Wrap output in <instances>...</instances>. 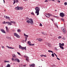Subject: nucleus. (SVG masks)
I'll list each match as a JSON object with an SVG mask.
<instances>
[{
	"instance_id": "nucleus-1",
	"label": "nucleus",
	"mask_w": 67,
	"mask_h": 67,
	"mask_svg": "<svg viewBox=\"0 0 67 67\" xmlns=\"http://www.w3.org/2000/svg\"><path fill=\"white\" fill-rule=\"evenodd\" d=\"M26 23H29V24H30L31 25H33L34 24V23L32 19H29V20H27L26 21Z\"/></svg>"
},
{
	"instance_id": "nucleus-2",
	"label": "nucleus",
	"mask_w": 67,
	"mask_h": 67,
	"mask_svg": "<svg viewBox=\"0 0 67 67\" xmlns=\"http://www.w3.org/2000/svg\"><path fill=\"white\" fill-rule=\"evenodd\" d=\"M36 10L35 13H37V15H39V11H40V9L38 7H36L35 8Z\"/></svg>"
},
{
	"instance_id": "nucleus-3",
	"label": "nucleus",
	"mask_w": 67,
	"mask_h": 67,
	"mask_svg": "<svg viewBox=\"0 0 67 67\" xmlns=\"http://www.w3.org/2000/svg\"><path fill=\"white\" fill-rule=\"evenodd\" d=\"M59 47H60V48H61V49H64V47H62V46H64V43H63L62 44L61 43H59Z\"/></svg>"
},
{
	"instance_id": "nucleus-4",
	"label": "nucleus",
	"mask_w": 67,
	"mask_h": 67,
	"mask_svg": "<svg viewBox=\"0 0 67 67\" xmlns=\"http://www.w3.org/2000/svg\"><path fill=\"white\" fill-rule=\"evenodd\" d=\"M19 48L20 49H21L22 50H24L25 49V51H26V47H22L20 45H19Z\"/></svg>"
},
{
	"instance_id": "nucleus-5",
	"label": "nucleus",
	"mask_w": 67,
	"mask_h": 67,
	"mask_svg": "<svg viewBox=\"0 0 67 67\" xmlns=\"http://www.w3.org/2000/svg\"><path fill=\"white\" fill-rule=\"evenodd\" d=\"M14 36H16L17 38H20V36L18 34L16 33H14Z\"/></svg>"
},
{
	"instance_id": "nucleus-6",
	"label": "nucleus",
	"mask_w": 67,
	"mask_h": 67,
	"mask_svg": "<svg viewBox=\"0 0 67 67\" xmlns=\"http://www.w3.org/2000/svg\"><path fill=\"white\" fill-rule=\"evenodd\" d=\"M52 14H45V16L47 18H49L50 16H52Z\"/></svg>"
},
{
	"instance_id": "nucleus-7",
	"label": "nucleus",
	"mask_w": 67,
	"mask_h": 67,
	"mask_svg": "<svg viewBox=\"0 0 67 67\" xmlns=\"http://www.w3.org/2000/svg\"><path fill=\"white\" fill-rule=\"evenodd\" d=\"M64 15H65V14L64 13H60V16H61L62 18H63V17H64V16H65Z\"/></svg>"
},
{
	"instance_id": "nucleus-8",
	"label": "nucleus",
	"mask_w": 67,
	"mask_h": 67,
	"mask_svg": "<svg viewBox=\"0 0 67 67\" xmlns=\"http://www.w3.org/2000/svg\"><path fill=\"white\" fill-rule=\"evenodd\" d=\"M7 23V24H8V25H12V23H11V22H9L8 21L6 22L5 23H4L3 24H5Z\"/></svg>"
},
{
	"instance_id": "nucleus-9",
	"label": "nucleus",
	"mask_w": 67,
	"mask_h": 67,
	"mask_svg": "<svg viewBox=\"0 0 67 67\" xmlns=\"http://www.w3.org/2000/svg\"><path fill=\"white\" fill-rule=\"evenodd\" d=\"M16 3H18L19 2V1L18 0H14V3L13 4H15Z\"/></svg>"
},
{
	"instance_id": "nucleus-10",
	"label": "nucleus",
	"mask_w": 67,
	"mask_h": 67,
	"mask_svg": "<svg viewBox=\"0 0 67 67\" xmlns=\"http://www.w3.org/2000/svg\"><path fill=\"white\" fill-rule=\"evenodd\" d=\"M15 62H17L18 63H20V60L18 58H16L14 60Z\"/></svg>"
},
{
	"instance_id": "nucleus-11",
	"label": "nucleus",
	"mask_w": 67,
	"mask_h": 67,
	"mask_svg": "<svg viewBox=\"0 0 67 67\" xmlns=\"http://www.w3.org/2000/svg\"><path fill=\"white\" fill-rule=\"evenodd\" d=\"M35 64H32L30 65V67H35Z\"/></svg>"
},
{
	"instance_id": "nucleus-12",
	"label": "nucleus",
	"mask_w": 67,
	"mask_h": 67,
	"mask_svg": "<svg viewBox=\"0 0 67 67\" xmlns=\"http://www.w3.org/2000/svg\"><path fill=\"white\" fill-rule=\"evenodd\" d=\"M1 32H2V33H6L5 32V31H4V30H3V29H1Z\"/></svg>"
},
{
	"instance_id": "nucleus-13",
	"label": "nucleus",
	"mask_w": 67,
	"mask_h": 67,
	"mask_svg": "<svg viewBox=\"0 0 67 67\" xmlns=\"http://www.w3.org/2000/svg\"><path fill=\"white\" fill-rule=\"evenodd\" d=\"M6 28V31L7 32H9V29H8V28L7 27H5Z\"/></svg>"
},
{
	"instance_id": "nucleus-14",
	"label": "nucleus",
	"mask_w": 67,
	"mask_h": 67,
	"mask_svg": "<svg viewBox=\"0 0 67 67\" xmlns=\"http://www.w3.org/2000/svg\"><path fill=\"white\" fill-rule=\"evenodd\" d=\"M5 16L6 19H8V20H10V18L9 16Z\"/></svg>"
},
{
	"instance_id": "nucleus-15",
	"label": "nucleus",
	"mask_w": 67,
	"mask_h": 67,
	"mask_svg": "<svg viewBox=\"0 0 67 67\" xmlns=\"http://www.w3.org/2000/svg\"><path fill=\"white\" fill-rule=\"evenodd\" d=\"M6 47H7V48H9L10 49H14V48H13L12 47H10L9 46H6Z\"/></svg>"
},
{
	"instance_id": "nucleus-16",
	"label": "nucleus",
	"mask_w": 67,
	"mask_h": 67,
	"mask_svg": "<svg viewBox=\"0 0 67 67\" xmlns=\"http://www.w3.org/2000/svg\"><path fill=\"white\" fill-rule=\"evenodd\" d=\"M23 9V8L22 7H19V10H22Z\"/></svg>"
},
{
	"instance_id": "nucleus-17",
	"label": "nucleus",
	"mask_w": 67,
	"mask_h": 67,
	"mask_svg": "<svg viewBox=\"0 0 67 67\" xmlns=\"http://www.w3.org/2000/svg\"><path fill=\"white\" fill-rule=\"evenodd\" d=\"M24 36H25L26 37L25 38H27L28 37V36H29L28 35H26L24 33Z\"/></svg>"
},
{
	"instance_id": "nucleus-18",
	"label": "nucleus",
	"mask_w": 67,
	"mask_h": 67,
	"mask_svg": "<svg viewBox=\"0 0 67 67\" xmlns=\"http://www.w3.org/2000/svg\"><path fill=\"white\" fill-rule=\"evenodd\" d=\"M62 31L63 32V33H66V32L65 31V28H63Z\"/></svg>"
},
{
	"instance_id": "nucleus-19",
	"label": "nucleus",
	"mask_w": 67,
	"mask_h": 67,
	"mask_svg": "<svg viewBox=\"0 0 67 67\" xmlns=\"http://www.w3.org/2000/svg\"><path fill=\"white\" fill-rule=\"evenodd\" d=\"M38 41L39 42H42V41H43V40H42V39L40 38L38 39Z\"/></svg>"
},
{
	"instance_id": "nucleus-20",
	"label": "nucleus",
	"mask_w": 67,
	"mask_h": 67,
	"mask_svg": "<svg viewBox=\"0 0 67 67\" xmlns=\"http://www.w3.org/2000/svg\"><path fill=\"white\" fill-rule=\"evenodd\" d=\"M19 7L18 6H17L15 8V9L16 10H19Z\"/></svg>"
},
{
	"instance_id": "nucleus-21",
	"label": "nucleus",
	"mask_w": 67,
	"mask_h": 67,
	"mask_svg": "<svg viewBox=\"0 0 67 67\" xmlns=\"http://www.w3.org/2000/svg\"><path fill=\"white\" fill-rule=\"evenodd\" d=\"M27 44H28L29 45H30H30H31V42L30 41H28L27 42Z\"/></svg>"
},
{
	"instance_id": "nucleus-22",
	"label": "nucleus",
	"mask_w": 67,
	"mask_h": 67,
	"mask_svg": "<svg viewBox=\"0 0 67 67\" xmlns=\"http://www.w3.org/2000/svg\"><path fill=\"white\" fill-rule=\"evenodd\" d=\"M10 23H14V24H15V21H10Z\"/></svg>"
},
{
	"instance_id": "nucleus-23",
	"label": "nucleus",
	"mask_w": 67,
	"mask_h": 67,
	"mask_svg": "<svg viewBox=\"0 0 67 67\" xmlns=\"http://www.w3.org/2000/svg\"><path fill=\"white\" fill-rule=\"evenodd\" d=\"M21 30L20 29H18L17 30V32H18L19 33H20V32H21Z\"/></svg>"
},
{
	"instance_id": "nucleus-24",
	"label": "nucleus",
	"mask_w": 67,
	"mask_h": 67,
	"mask_svg": "<svg viewBox=\"0 0 67 67\" xmlns=\"http://www.w3.org/2000/svg\"><path fill=\"white\" fill-rule=\"evenodd\" d=\"M42 34L44 35H47V34H45V33H44V32H42Z\"/></svg>"
},
{
	"instance_id": "nucleus-25",
	"label": "nucleus",
	"mask_w": 67,
	"mask_h": 67,
	"mask_svg": "<svg viewBox=\"0 0 67 67\" xmlns=\"http://www.w3.org/2000/svg\"><path fill=\"white\" fill-rule=\"evenodd\" d=\"M13 57L14 58H16V55H15L14 54H13Z\"/></svg>"
},
{
	"instance_id": "nucleus-26",
	"label": "nucleus",
	"mask_w": 67,
	"mask_h": 67,
	"mask_svg": "<svg viewBox=\"0 0 67 67\" xmlns=\"http://www.w3.org/2000/svg\"><path fill=\"white\" fill-rule=\"evenodd\" d=\"M24 57H25V58H29V57L26 55H24Z\"/></svg>"
},
{
	"instance_id": "nucleus-27",
	"label": "nucleus",
	"mask_w": 67,
	"mask_h": 67,
	"mask_svg": "<svg viewBox=\"0 0 67 67\" xmlns=\"http://www.w3.org/2000/svg\"><path fill=\"white\" fill-rule=\"evenodd\" d=\"M26 61H27V62H29V58H26Z\"/></svg>"
},
{
	"instance_id": "nucleus-28",
	"label": "nucleus",
	"mask_w": 67,
	"mask_h": 67,
	"mask_svg": "<svg viewBox=\"0 0 67 67\" xmlns=\"http://www.w3.org/2000/svg\"><path fill=\"white\" fill-rule=\"evenodd\" d=\"M48 52H51V53H54L52 51L48 50Z\"/></svg>"
},
{
	"instance_id": "nucleus-29",
	"label": "nucleus",
	"mask_w": 67,
	"mask_h": 67,
	"mask_svg": "<svg viewBox=\"0 0 67 67\" xmlns=\"http://www.w3.org/2000/svg\"><path fill=\"white\" fill-rule=\"evenodd\" d=\"M29 19H29V18L28 17H27L26 18V20H27H27H29Z\"/></svg>"
},
{
	"instance_id": "nucleus-30",
	"label": "nucleus",
	"mask_w": 67,
	"mask_h": 67,
	"mask_svg": "<svg viewBox=\"0 0 67 67\" xmlns=\"http://www.w3.org/2000/svg\"><path fill=\"white\" fill-rule=\"evenodd\" d=\"M17 54H18V55H20V56H21V54H20V53L17 52Z\"/></svg>"
},
{
	"instance_id": "nucleus-31",
	"label": "nucleus",
	"mask_w": 67,
	"mask_h": 67,
	"mask_svg": "<svg viewBox=\"0 0 67 67\" xmlns=\"http://www.w3.org/2000/svg\"><path fill=\"white\" fill-rule=\"evenodd\" d=\"M52 57H54V54L53 53L52 54Z\"/></svg>"
},
{
	"instance_id": "nucleus-32",
	"label": "nucleus",
	"mask_w": 67,
	"mask_h": 67,
	"mask_svg": "<svg viewBox=\"0 0 67 67\" xmlns=\"http://www.w3.org/2000/svg\"><path fill=\"white\" fill-rule=\"evenodd\" d=\"M34 45H35L34 44H31L30 46H34Z\"/></svg>"
},
{
	"instance_id": "nucleus-33",
	"label": "nucleus",
	"mask_w": 67,
	"mask_h": 67,
	"mask_svg": "<svg viewBox=\"0 0 67 67\" xmlns=\"http://www.w3.org/2000/svg\"><path fill=\"white\" fill-rule=\"evenodd\" d=\"M9 61H4V63H9Z\"/></svg>"
},
{
	"instance_id": "nucleus-34",
	"label": "nucleus",
	"mask_w": 67,
	"mask_h": 67,
	"mask_svg": "<svg viewBox=\"0 0 67 67\" xmlns=\"http://www.w3.org/2000/svg\"><path fill=\"white\" fill-rule=\"evenodd\" d=\"M61 20L62 21H64V19L62 18H61Z\"/></svg>"
},
{
	"instance_id": "nucleus-35",
	"label": "nucleus",
	"mask_w": 67,
	"mask_h": 67,
	"mask_svg": "<svg viewBox=\"0 0 67 67\" xmlns=\"http://www.w3.org/2000/svg\"><path fill=\"white\" fill-rule=\"evenodd\" d=\"M31 14H32V15H34V13L33 12L31 13Z\"/></svg>"
},
{
	"instance_id": "nucleus-36",
	"label": "nucleus",
	"mask_w": 67,
	"mask_h": 67,
	"mask_svg": "<svg viewBox=\"0 0 67 67\" xmlns=\"http://www.w3.org/2000/svg\"><path fill=\"white\" fill-rule=\"evenodd\" d=\"M22 42H25V40H23L22 41Z\"/></svg>"
},
{
	"instance_id": "nucleus-37",
	"label": "nucleus",
	"mask_w": 67,
	"mask_h": 67,
	"mask_svg": "<svg viewBox=\"0 0 67 67\" xmlns=\"http://www.w3.org/2000/svg\"><path fill=\"white\" fill-rule=\"evenodd\" d=\"M40 26H42V24L41 23L40 24Z\"/></svg>"
},
{
	"instance_id": "nucleus-38",
	"label": "nucleus",
	"mask_w": 67,
	"mask_h": 67,
	"mask_svg": "<svg viewBox=\"0 0 67 67\" xmlns=\"http://www.w3.org/2000/svg\"><path fill=\"white\" fill-rule=\"evenodd\" d=\"M12 61H13V60H14V59L13 58H12Z\"/></svg>"
},
{
	"instance_id": "nucleus-39",
	"label": "nucleus",
	"mask_w": 67,
	"mask_h": 67,
	"mask_svg": "<svg viewBox=\"0 0 67 67\" xmlns=\"http://www.w3.org/2000/svg\"><path fill=\"white\" fill-rule=\"evenodd\" d=\"M64 4L65 5H67V3H66V2H65L64 3Z\"/></svg>"
},
{
	"instance_id": "nucleus-40",
	"label": "nucleus",
	"mask_w": 67,
	"mask_h": 67,
	"mask_svg": "<svg viewBox=\"0 0 67 67\" xmlns=\"http://www.w3.org/2000/svg\"><path fill=\"white\" fill-rule=\"evenodd\" d=\"M48 46L49 47H51V45H49V43L48 44Z\"/></svg>"
},
{
	"instance_id": "nucleus-41",
	"label": "nucleus",
	"mask_w": 67,
	"mask_h": 67,
	"mask_svg": "<svg viewBox=\"0 0 67 67\" xmlns=\"http://www.w3.org/2000/svg\"><path fill=\"white\" fill-rule=\"evenodd\" d=\"M41 57H43V56H44V55L43 54L41 55Z\"/></svg>"
},
{
	"instance_id": "nucleus-42",
	"label": "nucleus",
	"mask_w": 67,
	"mask_h": 67,
	"mask_svg": "<svg viewBox=\"0 0 67 67\" xmlns=\"http://www.w3.org/2000/svg\"><path fill=\"white\" fill-rule=\"evenodd\" d=\"M57 59L58 60H60V59H59V58H58V57H57Z\"/></svg>"
},
{
	"instance_id": "nucleus-43",
	"label": "nucleus",
	"mask_w": 67,
	"mask_h": 67,
	"mask_svg": "<svg viewBox=\"0 0 67 67\" xmlns=\"http://www.w3.org/2000/svg\"><path fill=\"white\" fill-rule=\"evenodd\" d=\"M58 38L59 39H60V38H61V37L60 36H59L58 37Z\"/></svg>"
},
{
	"instance_id": "nucleus-44",
	"label": "nucleus",
	"mask_w": 67,
	"mask_h": 67,
	"mask_svg": "<svg viewBox=\"0 0 67 67\" xmlns=\"http://www.w3.org/2000/svg\"><path fill=\"white\" fill-rule=\"evenodd\" d=\"M25 38V42H26V40H27V38Z\"/></svg>"
},
{
	"instance_id": "nucleus-45",
	"label": "nucleus",
	"mask_w": 67,
	"mask_h": 67,
	"mask_svg": "<svg viewBox=\"0 0 67 67\" xmlns=\"http://www.w3.org/2000/svg\"><path fill=\"white\" fill-rule=\"evenodd\" d=\"M44 2H48V1H47V0H46Z\"/></svg>"
},
{
	"instance_id": "nucleus-46",
	"label": "nucleus",
	"mask_w": 67,
	"mask_h": 67,
	"mask_svg": "<svg viewBox=\"0 0 67 67\" xmlns=\"http://www.w3.org/2000/svg\"><path fill=\"white\" fill-rule=\"evenodd\" d=\"M51 20L52 21H53V19H51Z\"/></svg>"
},
{
	"instance_id": "nucleus-47",
	"label": "nucleus",
	"mask_w": 67,
	"mask_h": 67,
	"mask_svg": "<svg viewBox=\"0 0 67 67\" xmlns=\"http://www.w3.org/2000/svg\"><path fill=\"white\" fill-rule=\"evenodd\" d=\"M58 2H59V3H60V1H58Z\"/></svg>"
},
{
	"instance_id": "nucleus-48",
	"label": "nucleus",
	"mask_w": 67,
	"mask_h": 67,
	"mask_svg": "<svg viewBox=\"0 0 67 67\" xmlns=\"http://www.w3.org/2000/svg\"><path fill=\"white\" fill-rule=\"evenodd\" d=\"M53 16L54 17V18H57V16Z\"/></svg>"
},
{
	"instance_id": "nucleus-49",
	"label": "nucleus",
	"mask_w": 67,
	"mask_h": 67,
	"mask_svg": "<svg viewBox=\"0 0 67 67\" xmlns=\"http://www.w3.org/2000/svg\"><path fill=\"white\" fill-rule=\"evenodd\" d=\"M23 1H27V0H23Z\"/></svg>"
},
{
	"instance_id": "nucleus-50",
	"label": "nucleus",
	"mask_w": 67,
	"mask_h": 67,
	"mask_svg": "<svg viewBox=\"0 0 67 67\" xmlns=\"http://www.w3.org/2000/svg\"><path fill=\"white\" fill-rule=\"evenodd\" d=\"M49 1L51 0H52V1H55V0H49Z\"/></svg>"
},
{
	"instance_id": "nucleus-51",
	"label": "nucleus",
	"mask_w": 67,
	"mask_h": 67,
	"mask_svg": "<svg viewBox=\"0 0 67 67\" xmlns=\"http://www.w3.org/2000/svg\"><path fill=\"white\" fill-rule=\"evenodd\" d=\"M2 47V48H4V46H3Z\"/></svg>"
},
{
	"instance_id": "nucleus-52",
	"label": "nucleus",
	"mask_w": 67,
	"mask_h": 67,
	"mask_svg": "<svg viewBox=\"0 0 67 67\" xmlns=\"http://www.w3.org/2000/svg\"><path fill=\"white\" fill-rule=\"evenodd\" d=\"M44 57H46V55H44Z\"/></svg>"
},
{
	"instance_id": "nucleus-53",
	"label": "nucleus",
	"mask_w": 67,
	"mask_h": 67,
	"mask_svg": "<svg viewBox=\"0 0 67 67\" xmlns=\"http://www.w3.org/2000/svg\"><path fill=\"white\" fill-rule=\"evenodd\" d=\"M54 54L55 55V56L56 55V54H55V53H54Z\"/></svg>"
},
{
	"instance_id": "nucleus-54",
	"label": "nucleus",
	"mask_w": 67,
	"mask_h": 67,
	"mask_svg": "<svg viewBox=\"0 0 67 67\" xmlns=\"http://www.w3.org/2000/svg\"><path fill=\"white\" fill-rule=\"evenodd\" d=\"M5 16H6L4 15V17L5 18Z\"/></svg>"
},
{
	"instance_id": "nucleus-55",
	"label": "nucleus",
	"mask_w": 67,
	"mask_h": 67,
	"mask_svg": "<svg viewBox=\"0 0 67 67\" xmlns=\"http://www.w3.org/2000/svg\"><path fill=\"white\" fill-rule=\"evenodd\" d=\"M63 40H65V38L64 37V38H63Z\"/></svg>"
},
{
	"instance_id": "nucleus-56",
	"label": "nucleus",
	"mask_w": 67,
	"mask_h": 67,
	"mask_svg": "<svg viewBox=\"0 0 67 67\" xmlns=\"http://www.w3.org/2000/svg\"><path fill=\"white\" fill-rule=\"evenodd\" d=\"M3 24H4V23H5V21H4V22H3Z\"/></svg>"
},
{
	"instance_id": "nucleus-57",
	"label": "nucleus",
	"mask_w": 67,
	"mask_h": 67,
	"mask_svg": "<svg viewBox=\"0 0 67 67\" xmlns=\"http://www.w3.org/2000/svg\"><path fill=\"white\" fill-rule=\"evenodd\" d=\"M36 40H38V38H37L36 39Z\"/></svg>"
},
{
	"instance_id": "nucleus-58",
	"label": "nucleus",
	"mask_w": 67,
	"mask_h": 67,
	"mask_svg": "<svg viewBox=\"0 0 67 67\" xmlns=\"http://www.w3.org/2000/svg\"><path fill=\"white\" fill-rule=\"evenodd\" d=\"M3 1H4V3L5 2H4V0H3Z\"/></svg>"
},
{
	"instance_id": "nucleus-59",
	"label": "nucleus",
	"mask_w": 67,
	"mask_h": 67,
	"mask_svg": "<svg viewBox=\"0 0 67 67\" xmlns=\"http://www.w3.org/2000/svg\"><path fill=\"white\" fill-rule=\"evenodd\" d=\"M25 66H26L25 65H24V67H25Z\"/></svg>"
},
{
	"instance_id": "nucleus-60",
	"label": "nucleus",
	"mask_w": 67,
	"mask_h": 67,
	"mask_svg": "<svg viewBox=\"0 0 67 67\" xmlns=\"http://www.w3.org/2000/svg\"><path fill=\"white\" fill-rule=\"evenodd\" d=\"M55 56L57 57V55H56Z\"/></svg>"
},
{
	"instance_id": "nucleus-61",
	"label": "nucleus",
	"mask_w": 67,
	"mask_h": 67,
	"mask_svg": "<svg viewBox=\"0 0 67 67\" xmlns=\"http://www.w3.org/2000/svg\"><path fill=\"white\" fill-rule=\"evenodd\" d=\"M55 56L57 57V55H56Z\"/></svg>"
},
{
	"instance_id": "nucleus-62",
	"label": "nucleus",
	"mask_w": 67,
	"mask_h": 67,
	"mask_svg": "<svg viewBox=\"0 0 67 67\" xmlns=\"http://www.w3.org/2000/svg\"><path fill=\"white\" fill-rule=\"evenodd\" d=\"M55 11H57V10H55Z\"/></svg>"
},
{
	"instance_id": "nucleus-63",
	"label": "nucleus",
	"mask_w": 67,
	"mask_h": 67,
	"mask_svg": "<svg viewBox=\"0 0 67 67\" xmlns=\"http://www.w3.org/2000/svg\"><path fill=\"white\" fill-rule=\"evenodd\" d=\"M1 67H3V66H2Z\"/></svg>"
},
{
	"instance_id": "nucleus-64",
	"label": "nucleus",
	"mask_w": 67,
	"mask_h": 67,
	"mask_svg": "<svg viewBox=\"0 0 67 67\" xmlns=\"http://www.w3.org/2000/svg\"><path fill=\"white\" fill-rule=\"evenodd\" d=\"M4 11H5V10H4Z\"/></svg>"
}]
</instances>
